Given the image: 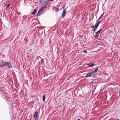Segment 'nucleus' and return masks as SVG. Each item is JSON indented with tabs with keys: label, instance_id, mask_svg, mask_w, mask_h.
Here are the masks:
<instances>
[{
	"label": "nucleus",
	"instance_id": "obj_5",
	"mask_svg": "<svg viewBox=\"0 0 120 120\" xmlns=\"http://www.w3.org/2000/svg\"><path fill=\"white\" fill-rule=\"evenodd\" d=\"M66 12V8L64 9L63 10L62 14V18H64V17L65 15Z\"/></svg>",
	"mask_w": 120,
	"mask_h": 120
},
{
	"label": "nucleus",
	"instance_id": "obj_26",
	"mask_svg": "<svg viewBox=\"0 0 120 120\" xmlns=\"http://www.w3.org/2000/svg\"><path fill=\"white\" fill-rule=\"evenodd\" d=\"M107 0H105V2H106V1Z\"/></svg>",
	"mask_w": 120,
	"mask_h": 120
},
{
	"label": "nucleus",
	"instance_id": "obj_7",
	"mask_svg": "<svg viewBox=\"0 0 120 120\" xmlns=\"http://www.w3.org/2000/svg\"><path fill=\"white\" fill-rule=\"evenodd\" d=\"M91 77V75L90 73H87L85 76V77Z\"/></svg>",
	"mask_w": 120,
	"mask_h": 120
},
{
	"label": "nucleus",
	"instance_id": "obj_23",
	"mask_svg": "<svg viewBox=\"0 0 120 120\" xmlns=\"http://www.w3.org/2000/svg\"><path fill=\"white\" fill-rule=\"evenodd\" d=\"M50 0V1H53L54 0Z\"/></svg>",
	"mask_w": 120,
	"mask_h": 120
},
{
	"label": "nucleus",
	"instance_id": "obj_1",
	"mask_svg": "<svg viewBox=\"0 0 120 120\" xmlns=\"http://www.w3.org/2000/svg\"><path fill=\"white\" fill-rule=\"evenodd\" d=\"M39 112L38 110L35 112L34 115V117L35 120H37L39 117Z\"/></svg>",
	"mask_w": 120,
	"mask_h": 120
},
{
	"label": "nucleus",
	"instance_id": "obj_8",
	"mask_svg": "<svg viewBox=\"0 0 120 120\" xmlns=\"http://www.w3.org/2000/svg\"><path fill=\"white\" fill-rule=\"evenodd\" d=\"M90 75H91V76H92L94 77L95 73L93 71L90 73Z\"/></svg>",
	"mask_w": 120,
	"mask_h": 120
},
{
	"label": "nucleus",
	"instance_id": "obj_27",
	"mask_svg": "<svg viewBox=\"0 0 120 120\" xmlns=\"http://www.w3.org/2000/svg\"><path fill=\"white\" fill-rule=\"evenodd\" d=\"M117 120H119V119H118Z\"/></svg>",
	"mask_w": 120,
	"mask_h": 120
},
{
	"label": "nucleus",
	"instance_id": "obj_24",
	"mask_svg": "<svg viewBox=\"0 0 120 120\" xmlns=\"http://www.w3.org/2000/svg\"><path fill=\"white\" fill-rule=\"evenodd\" d=\"M65 6H64L63 7V8H64V7Z\"/></svg>",
	"mask_w": 120,
	"mask_h": 120
},
{
	"label": "nucleus",
	"instance_id": "obj_15",
	"mask_svg": "<svg viewBox=\"0 0 120 120\" xmlns=\"http://www.w3.org/2000/svg\"><path fill=\"white\" fill-rule=\"evenodd\" d=\"M41 58L40 57L38 56L37 57V60L38 59V60L40 59Z\"/></svg>",
	"mask_w": 120,
	"mask_h": 120
},
{
	"label": "nucleus",
	"instance_id": "obj_21",
	"mask_svg": "<svg viewBox=\"0 0 120 120\" xmlns=\"http://www.w3.org/2000/svg\"><path fill=\"white\" fill-rule=\"evenodd\" d=\"M2 67V65L1 63H0V67Z\"/></svg>",
	"mask_w": 120,
	"mask_h": 120
},
{
	"label": "nucleus",
	"instance_id": "obj_13",
	"mask_svg": "<svg viewBox=\"0 0 120 120\" xmlns=\"http://www.w3.org/2000/svg\"><path fill=\"white\" fill-rule=\"evenodd\" d=\"M98 68H97L94 71H93L95 73L97 72L98 71Z\"/></svg>",
	"mask_w": 120,
	"mask_h": 120
},
{
	"label": "nucleus",
	"instance_id": "obj_17",
	"mask_svg": "<svg viewBox=\"0 0 120 120\" xmlns=\"http://www.w3.org/2000/svg\"><path fill=\"white\" fill-rule=\"evenodd\" d=\"M102 20H101V21L99 22L98 21V20L97 21V22L98 23H99V24L100 23L102 22Z\"/></svg>",
	"mask_w": 120,
	"mask_h": 120
},
{
	"label": "nucleus",
	"instance_id": "obj_19",
	"mask_svg": "<svg viewBox=\"0 0 120 120\" xmlns=\"http://www.w3.org/2000/svg\"><path fill=\"white\" fill-rule=\"evenodd\" d=\"M95 27V26H94V25H92L91 27V28H94Z\"/></svg>",
	"mask_w": 120,
	"mask_h": 120
},
{
	"label": "nucleus",
	"instance_id": "obj_11",
	"mask_svg": "<svg viewBox=\"0 0 120 120\" xmlns=\"http://www.w3.org/2000/svg\"><path fill=\"white\" fill-rule=\"evenodd\" d=\"M99 25V23H98L97 22L96 24L95 25V26H94L95 27L97 28Z\"/></svg>",
	"mask_w": 120,
	"mask_h": 120
},
{
	"label": "nucleus",
	"instance_id": "obj_2",
	"mask_svg": "<svg viewBox=\"0 0 120 120\" xmlns=\"http://www.w3.org/2000/svg\"><path fill=\"white\" fill-rule=\"evenodd\" d=\"M45 8V7L43 6L40 8L37 14V16H40L41 13H42L43 11H44V9H44Z\"/></svg>",
	"mask_w": 120,
	"mask_h": 120
},
{
	"label": "nucleus",
	"instance_id": "obj_4",
	"mask_svg": "<svg viewBox=\"0 0 120 120\" xmlns=\"http://www.w3.org/2000/svg\"><path fill=\"white\" fill-rule=\"evenodd\" d=\"M102 30V29H101L96 33L95 35V38H98V37L100 32Z\"/></svg>",
	"mask_w": 120,
	"mask_h": 120
},
{
	"label": "nucleus",
	"instance_id": "obj_20",
	"mask_svg": "<svg viewBox=\"0 0 120 120\" xmlns=\"http://www.w3.org/2000/svg\"><path fill=\"white\" fill-rule=\"evenodd\" d=\"M10 4H9L7 6V7H8L10 5Z\"/></svg>",
	"mask_w": 120,
	"mask_h": 120
},
{
	"label": "nucleus",
	"instance_id": "obj_25",
	"mask_svg": "<svg viewBox=\"0 0 120 120\" xmlns=\"http://www.w3.org/2000/svg\"><path fill=\"white\" fill-rule=\"evenodd\" d=\"M77 120H80V119H78Z\"/></svg>",
	"mask_w": 120,
	"mask_h": 120
},
{
	"label": "nucleus",
	"instance_id": "obj_6",
	"mask_svg": "<svg viewBox=\"0 0 120 120\" xmlns=\"http://www.w3.org/2000/svg\"><path fill=\"white\" fill-rule=\"evenodd\" d=\"M87 65L90 67H92L94 65V64L92 62H90Z\"/></svg>",
	"mask_w": 120,
	"mask_h": 120
},
{
	"label": "nucleus",
	"instance_id": "obj_12",
	"mask_svg": "<svg viewBox=\"0 0 120 120\" xmlns=\"http://www.w3.org/2000/svg\"><path fill=\"white\" fill-rule=\"evenodd\" d=\"M45 99V95H44L43 97V100L44 101Z\"/></svg>",
	"mask_w": 120,
	"mask_h": 120
},
{
	"label": "nucleus",
	"instance_id": "obj_18",
	"mask_svg": "<svg viewBox=\"0 0 120 120\" xmlns=\"http://www.w3.org/2000/svg\"><path fill=\"white\" fill-rule=\"evenodd\" d=\"M87 51L86 50H84L83 51V52L85 53H86L87 52Z\"/></svg>",
	"mask_w": 120,
	"mask_h": 120
},
{
	"label": "nucleus",
	"instance_id": "obj_3",
	"mask_svg": "<svg viewBox=\"0 0 120 120\" xmlns=\"http://www.w3.org/2000/svg\"><path fill=\"white\" fill-rule=\"evenodd\" d=\"M5 66H8V68H11L12 67V66L11 65V64L8 62H4Z\"/></svg>",
	"mask_w": 120,
	"mask_h": 120
},
{
	"label": "nucleus",
	"instance_id": "obj_9",
	"mask_svg": "<svg viewBox=\"0 0 120 120\" xmlns=\"http://www.w3.org/2000/svg\"><path fill=\"white\" fill-rule=\"evenodd\" d=\"M37 11L36 9L33 12L31 13V14L32 15H34L36 13V12Z\"/></svg>",
	"mask_w": 120,
	"mask_h": 120
},
{
	"label": "nucleus",
	"instance_id": "obj_10",
	"mask_svg": "<svg viewBox=\"0 0 120 120\" xmlns=\"http://www.w3.org/2000/svg\"><path fill=\"white\" fill-rule=\"evenodd\" d=\"M6 4L4 3H3L2 4V6L3 7V9H4V8L6 6Z\"/></svg>",
	"mask_w": 120,
	"mask_h": 120
},
{
	"label": "nucleus",
	"instance_id": "obj_16",
	"mask_svg": "<svg viewBox=\"0 0 120 120\" xmlns=\"http://www.w3.org/2000/svg\"><path fill=\"white\" fill-rule=\"evenodd\" d=\"M97 28L96 27H94V32H95L96 30L97 29Z\"/></svg>",
	"mask_w": 120,
	"mask_h": 120
},
{
	"label": "nucleus",
	"instance_id": "obj_14",
	"mask_svg": "<svg viewBox=\"0 0 120 120\" xmlns=\"http://www.w3.org/2000/svg\"><path fill=\"white\" fill-rule=\"evenodd\" d=\"M1 63L2 64V67H3L4 66V62H2Z\"/></svg>",
	"mask_w": 120,
	"mask_h": 120
},
{
	"label": "nucleus",
	"instance_id": "obj_22",
	"mask_svg": "<svg viewBox=\"0 0 120 120\" xmlns=\"http://www.w3.org/2000/svg\"><path fill=\"white\" fill-rule=\"evenodd\" d=\"M101 15L100 17L98 18V20H99L100 19H101Z\"/></svg>",
	"mask_w": 120,
	"mask_h": 120
}]
</instances>
